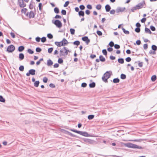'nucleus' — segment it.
Segmentation results:
<instances>
[{
    "label": "nucleus",
    "mask_w": 157,
    "mask_h": 157,
    "mask_svg": "<svg viewBox=\"0 0 157 157\" xmlns=\"http://www.w3.org/2000/svg\"><path fill=\"white\" fill-rule=\"evenodd\" d=\"M53 50V48H50L48 49V52L49 53H51L52 52Z\"/></svg>",
    "instance_id": "obj_43"
},
{
    "label": "nucleus",
    "mask_w": 157,
    "mask_h": 157,
    "mask_svg": "<svg viewBox=\"0 0 157 157\" xmlns=\"http://www.w3.org/2000/svg\"><path fill=\"white\" fill-rule=\"evenodd\" d=\"M140 29L139 28H136L135 29V31L136 32L139 33L140 32Z\"/></svg>",
    "instance_id": "obj_47"
},
{
    "label": "nucleus",
    "mask_w": 157,
    "mask_h": 157,
    "mask_svg": "<svg viewBox=\"0 0 157 157\" xmlns=\"http://www.w3.org/2000/svg\"><path fill=\"white\" fill-rule=\"evenodd\" d=\"M101 6L100 4H98L96 6V8L98 10H100L101 9Z\"/></svg>",
    "instance_id": "obj_40"
},
{
    "label": "nucleus",
    "mask_w": 157,
    "mask_h": 157,
    "mask_svg": "<svg viewBox=\"0 0 157 157\" xmlns=\"http://www.w3.org/2000/svg\"><path fill=\"white\" fill-rule=\"evenodd\" d=\"M82 39L83 41H85L87 44H88L90 42V40L87 36L82 37Z\"/></svg>",
    "instance_id": "obj_11"
},
{
    "label": "nucleus",
    "mask_w": 157,
    "mask_h": 157,
    "mask_svg": "<svg viewBox=\"0 0 157 157\" xmlns=\"http://www.w3.org/2000/svg\"><path fill=\"white\" fill-rule=\"evenodd\" d=\"M84 141L87 144H93L95 143V141L89 139H85Z\"/></svg>",
    "instance_id": "obj_7"
},
{
    "label": "nucleus",
    "mask_w": 157,
    "mask_h": 157,
    "mask_svg": "<svg viewBox=\"0 0 157 157\" xmlns=\"http://www.w3.org/2000/svg\"><path fill=\"white\" fill-rule=\"evenodd\" d=\"M27 11V9L26 8L22 9L21 10V13H24L25 14H26V12Z\"/></svg>",
    "instance_id": "obj_30"
},
{
    "label": "nucleus",
    "mask_w": 157,
    "mask_h": 157,
    "mask_svg": "<svg viewBox=\"0 0 157 157\" xmlns=\"http://www.w3.org/2000/svg\"><path fill=\"white\" fill-rule=\"evenodd\" d=\"M49 86L52 88L55 87V86L52 83H50L49 85Z\"/></svg>",
    "instance_id": "obj_62"
},
{
    "label": "nucleus",
    "mask_w": 157,
    "mask_h": 157,
    "mask_svg": "<svg viewBox=\"0 0 157 157\" xmlns=\"http://www.w3.org/2000/svg\"><path fill=\"white\" fill-rule=\"evenodd\" d=\"M105 9L106 11L108 12L111 9V7L109 5L107 4L105 6Z\"/></svg>",
    "instance_id": "obj_17"
},
{
    "label": "nucleus",
    "mask_w": 157,
    "mask_h": 157,
    "mask_svg": "<svg viewBox=\"0 0 157 157\" xmlns=\"http://www.w3.org/2000/svg\"><path fill=\"white\" fill-rule=\"evenodd\" d=\"M119 81H120V80L118 78H115L113 79V82L114 83H118L119 82Z\"/></svg>",
    "instance_id": "obj_23"
},
{
    "label": "nucleus",
    "mask_w": 157,
    "mask_h": 157,
    "mask_svg": "<svg viewBox=\"0 0 157 157\" xmlns=\"http://www.w3.org/2000/svg\"><path fill=\"white\" fill-rule=\"evenodd\" d=\"M69 1H66L65 2V3L63 5L64 7H67L68 6V4H69Z\"/></svg>",
    "instance_id": "obj_49"
},
{
    "label": "nucleus",
    "mask_w": 157,
    "mask_h": 157,
    "mask_svg": "<svg viewBox=\"0 0 157 157\" xmlns=\"http://www.w3.org/2000/svg\"><path fill=\"white\" fill-rule=\"evenodd\" d=\"M87 8L91 10L92 9V7L90 5H88L86 6Z\"/></svg>",
    "instance_id": "obj_64"
},
{
    "label": "nucleus",
    "mask_w": 157,
    "mask_h": 157,
    "mask_svg": "<svg viewBox=\"0 0 157 157\" xmlns=\"http://www.w3.org/2000/svg\"><path fill=\"white\" fill-rule=\"evenodd\" d=\"M118 62L121 64L123 63H124V59L123 58H119L118 59Z\"/></svg>",
    "instance_id": "obj_27"
},
{
    "label": "nucleus",
    "mask_w": 157,
    "mask_h": 157,
    "mask_svg": "<svg viewBox=\"0 0 157 157\" xmlns=\"http://www.w3.org/2000/svg\"><path fill=\"white\" fill-rule=\"evenodd\" d=\"M137 5L139 9L143 8H145L146 6V5L144 0H143L141 2L139 3Z\"/></svg>",
    "instance_id": "obj_4"
},
{
    "label": "nucleus",
    "mask_w": 157,
    "mask_h": 157,
    "mask_svg": "<svg viewBox=\"0 0 157 157\" xmlns=\"http://www.w3.org/2000/svg\"><path fill=\"white\" fill-rule=\"evenodd\" d=\"M99 60L101 62H104L105 59L101 55L99 56Z\"/></svg>",
    "instance_id": "obj_22"
},
{
    "label": "nucleus",
    "mask_w": 157,
    "mask_h": 157,
    "mask_svg": "<svg viewBox=\"0 0 157 157\" xmlns=\"http://www.w3.org/2000/svg\"><path fill=\"white\" fill-rule=\"evenodd\" d=\"M70 32H71V33L72 35H74L75 34V30L74 29L71 28L70 29Z\"/></svg>",
    "instance_id": "obj_33"
},
{
    "label": "nucleus",
    "mask_w": 157,
    "mask_h": 157,
    "mask_svg": "<svg viewBox=\"0 0 157 157\" xmlns=\"http://www.w3.org/2000/svg\"><path fill=\"white\" fill-rule=\"evenodd\" d=\"M71 131H72L74 132H75L76 133H77L78 134H79V132H80V131H77L76 130H75V129H71Z\"/></svg>",
    "instance_id": "obj_56"
},
{
    "label": "nucleus",
    "mask_w": 157,
    "mask_h": 157,
    "mask_svg": "<svg viewBox=\"0 0 157 157\" xmlns=\"http://www.w3.org/2000/svg\"><path fill=\"white\" fill-rule=\"evenodd\" d=\"M145 32L146 33H149L150 34H151L152 33L150 30L146 27L145 28Z\"/></svg>",
    "instance_id": "obj_21"
},
{
    "label": "nucleus",
    "mask_w": 157,
    "mask_h": 157,
    "mask_svg": "<svg viewBox=\"0 0 157 157\" xmlns=\"http://www.w3.org/2000/svg\"><path fill=\"white\" fill-rule=\"evenodd\" d=\"M102 52L103 54L105 55H106L107 54V52L106 50L105 49H103L102 51Z\"/></svg>",
    "instance_id": "obj_48"
},
{
    "label": "nucleus",
    "mask_w": 157,
    "mask_h": 157,
    "mask_svg": "<svg viewBox=\"0 0 157 157\" xmlns=\"http://www.w3.org/2000/svg\"><path fill=\"white\" fill-rule=\"evenodd\" d=\"M58 62L60 64L62 63L63 62V60L61 58H59L58 60Z\"/></svg>",
    "instance_id": "obj_44"
},
{
    "label": "nucleus",
    "mask_w": 157,
    "mask_h": 157,
    "mask_svg": "<svg viewBox=\"0 0 157 157\" xmlns=\"http://www.w3.org/2000/svg\"><path fill=\"white\" fill-rule=\"evenodd\" d=\"M79 8L81 10H82L85 9V7L83 5H82L80 6Z\"/></svg>",
    "instance_id": "obj_57"
},
{
    "label": "nucleus",
    "mask_w": 157,
    "mask_h": 157,
    "mask_svg": "<svg viewBox=\"0 0 157 157\" xmlns=\"http://www.w3.org/2000/svg\"><path fill=\"white\" fill-rule=\"evenodd\" d=\"M109 45L111 47H112L114 46V43L113 41H111L109 43Z\"/></svg>",
    "instance_id": "obj_53"
},
{
    "label": "nucleus",
    "mask_w": 157,
    "mask_h": 157,
    "mask_svg": "<svg viewBox=\"0 0 157 157\" xmlns=\"http://www.w3.org/2000/svg\"><path fill=\"white\" fill-rule=\"evenodd\" d=\"M69 52V50L67 49L65 47H63L59 51V55L60 56H66L68 54V52Z\"/></svg>",
    "instance_id": "obj_3"
},
{
    "label": "nucleus",
    "mask_w": 157,
    "mask_h": 157,
    "mask_svg": "<svg viewBox=\"0 0 157 157\" xmlns=\"http://www.w3.org/2000/svg\"><path fill=\"white\" fill-rule=\"evenodd\" d=\"M94 116L93 115H90L88 116V118L89 120H91L94 118Z\"/></svg>",
    "instance_id": "obj_36"
},
{
    "label": "nucleus",
    "mask_w": 157,
    "mask_h": 157,
    "mask_svg": "<svg viewBox=\"0 0 157 157\" xmlns=\"http://www.w3.org/2000/svg\"><path fill=\"white\" fill-rule=\"evenodd\" d=\"M15 49V47L13 45H11L7 47V51L9 52H12Z\"/></svg>",
    "instance_id": "obj_8"
},
{
    "label": "nucleus",
    "mask_w": 157,
    "mask_h": 157,
    "mask_svg": "<svg viewBox=\"0 0 157 157\" xmlns=\"http://www.w3.org/2000/svg\"><path fill=\"white\" fill-rule=\"evenodd\" d=\"M115 11L114 10H112L110 11V13L111 14H113L115 13Z\"/></svg>",
    "instance_id": "obj_61"
},
{
    "label": "nucleus",
    "mask_w": 157,
    "mask_h": 157,
    "mask_svg": "<svg viewBox=\"0 0 157 157\" xmlns=\"http://www.w3.org/2000/svg\"><path fill=\"white\" fill-rule=\"evenodd\" d=\"M27 52L30 54H33L34 53V52L31 49H28Z\"/></svg>",
    "instance_id": "obj_39"
},
{
    "label": "nucleus",
    "mask_w": 157,
    "mask_h": 157,
    "mask_svg": "<svg viewBox=\"0 0 157 157\" xmlns=\"http://www.w3.org/2000/svg\"><path fill=\"white\" fill-rule=\"evenodd\" d=\"M25 49L24 47L23 46H19L18 48V51L19 52H21L24 50Z\"/></svg>",
    "instance_id": "obj_19"
},
{
    "label": "nucleus",
    "mask_w": 157,
    "mask_h": 157,
    "mask_svg": "<svg viewBox=\"0 0 157 157\" xmlns=\"http://www.w3.org/2000/svg\"><path fill=\"white\" fill-rule=\"evenodd\" d=\"M144 48V49H147L148 48V45L147 44H144L143 46Z\"/></svg>",
    "instance_id": "obj_55"
},
{
    "label": "nucleus",
    "mask_w": 157,
    "mask_h": 157,
    "mask_svg": "<svg viewBox=\"0 0 157 157\" xmlns=\"http://www.w3.org/2000/svg\"><path fill=\"white\" fill-rule=\"evenodd\" d=\"M131 58L130 57H128L125 59V60L127 62H129L131 61Z\"/></svg>",
    "instance_id": "obj_52"
},
{
    "label": "nucleus",
    "mask_w": 157,
    "mask_h": 157,
    "mask_svg": "<svg viewBox=\"0 0 157 157\" xmlns=\"http://www.w3.org/2000/svg\"><path fill=\"white\" fill-rule=\"evenodd\" d=\"M79 134L88 137L90 136V135L87 132H82L80 131Z\"/></svg>",
    "instance_id": "obj_13"
},
{
    "label": "nucleus",
    "mask_w": 157,
    "mask_h": 157,
    "mask_svg": "<svg viewBox=\"0 0 157 157\" xmlns=\"http://www.w3.org/2000/svg\"><path fill=\"white\" fill-rule=\"evenodd\" d=\"M26 16L30 18H34V14L32 11L30 12H28L26 14Z\"/></svg>",
    "instance_id": "obj_10"
},
{
    "label": "nucleus",
    "mask_w": 157,
    "mask_h": 157,
    "mask_svg": "<svg viewBox=\"0 0 157 157\" xmlns=\"http://www.w3.org/2000/svg\"><path fill=\"white\" fill-rule=\"evenodd\" d=\"M55 44L58 47H61L62 46L63 44L61 43V41L60 42H58L56 41L55 42Z\"/></svg>",
    "instance_id": "obj_20"
},
{
    "label": "nucleus",
    "mask_w": 157,
    "mask_h": 157,
    "mask_svg": "<svg viewBox=\"0 0 157 157\" xmlns=\"http://www.w3.org/2000/svg\"><path fill=\"white\" fill-rule=\"evenodd\" d=\"M52 23L54 24L56 26L59 28H61L62 25L61 22L58 20H56L54 21L53 20H52Z\"/></svg>",
    "instance_id": "obj_5"
},
{
    "label": "nucleus",
    "mask_w": 157,
    "mask_h": 157,
    "mask_svg": "<svg viewBox=\"0 0 157 157\" xmlns=\"http://www.w3.org/2000/svg\"><path fill=\"white\" fill-rule=\"evenodd\" d=\"M78 15L79 16H84V12L82 10L79 11L78 12Z\"/></svg>",
    "instance_id": "obj_26"
},
{
    "label": "nucleus",
    "mask_w": 157,
    "mask_h": 157,
    "mask_svg": "<svg viewBox=\"0 0 157 157\" xmlns=\"http://www.w3.org/2000/svg\"><path fill=\"white\" fill-rule=\"evenodd\" d=\"M121 79H124L126 78V76L125 75L122 74L121 75Z\"/></svg>",
    "instance_id": "obj_34"
},
{
    "label": "nucleus",
    "mask_w": 157,
    "mask_h": 157,
    "mask_svg": "<svg viewBox=\"0 0 157 157\" xmlns=\"http://www.w3.org/2000/svg\"><path fill=\"white\" fill-rule=\"evenodd\" d=\"M40 38L39 37H37L36 38V40L37 42H39L40 41Z\"/></svg>",
    "instance_id": "obj_63"
},
{
    "label": "nucleus",
    "mask_w": 157,
    "mask_h": 157,
    "mask_svg": "<svg viewBox=\"0 0 157 157\" xmlns=\"http://www.w3.org/2000/svg\"><path fill=\"white\" fill-rule=\"evenodd\" d=\"M87 86V84L86 83L83 82L81 84V86L83 87H85Z\"/></svg>",
    "instance_id": "obj_58"
},
{
    "label": "nucleus",
    "mask_w": 157,
    "mask_h": 157,
    "mask_svg": "<svg viewBox=\"0 0 157 157\" xmlns=\"http://www.w3.org/2000/svg\"><path fill=\"white\" fill-rule=\"evenodd\" d=\"M73 44L78 46L79 45L80 42L78 40H76L73 42Z\"/></svg>",
    "instance_id": "obj_37"
},
{
    "label": "nucleus",
    "mask_w": 157,
    "mask_h": 157,
    "mask_svg": "<svg viewBox=\"0 0 157 157\" xmlns=\"http://www.w3.org/2000/svg\"><path fill=\"white\" fill-rule=\"evenodd\" d=\"M114 48L115 49H118L120 48V46L117 44H115L114 45Z\"/></svg>",
    "instance_id": "obj_45"
},
{
    "label": "nucleus",
    "mask_w": 157,
    "mask_h": 157,
    "mask_svg": "<svg viewBox=\"0 0 157 157\" xmlns=\"http://www.w3.org/2000/svg\"><path fill=\"white\" fill-rule=\"evenodd\" d=\"M36 50L37 52H40L41 51V49L40 48L37 47L36 48Z\"/></svg>",
    "instance_id": "obj_51"
},
{
    "label": "nucleus",
    "mask_w": 157,
    "mask_h": 157,
    "mask_svg": "<svg viewBox=\"0 0 157 157\" xmlns=\"http://www.w3.org/2000/svg\"><path fill=\"white\" fill-rule=\"evenodd\" d=\"M24 58V56L23 53H20L19 56V58L20 60H22Z\"/></svg>",
    "instance_id": "obj_16"
},
{
    "label": "nucleus",
    "mask_w": 157,
    "mask_h": 157,
    "mask_svg": "<svg viewBox=\"0 0 157 157\" xmlns=\"http://www.w3.org/2000/svg\"><path fill=\"white\" fill-rule=\"evenodd\" d=\"M0 101L2 102H4L5 101V99L1 95H0Z\"/></svg>",
    "instance_id": "obj_31"
},
{
    "label": "nucleus",
    "mask_w": 157,
    "mask_h": 157,
    "mask_svg": "<svg viewBox=\"0 0 157 157\" xmlns=\"http://www.w3.org/2000/svg\"><path fill=\"white\" fill-rule=\"evenodd\" d=\"M47 37L50 39L52 38L53 37L52 35L50 33L48 34Z\"/></svg>",
    "instance_id": "obj_42"
},
{
    "label": "nucleus",
    "mask_w": 157,
    "mask_h": 157,
    "mask_svg": "<svg viewBox=\"0 0 157 157\" xmlns=\"http://www.w3.org/2000/svg\"><path fill=\"white\" fill-rule=\"evenodd\" d=\"M10 35L11 37L13 38H14L15 37V35L13 33L11 32L10 33Z\"/></svg>",
    "instance_id": "obj_60"
},
{
    "label": "nucleus",
    "mask_w": 157,
    "mask_h": 157,
    "mask_svg": "<svg viewBox=\"0 0 157 157\" xmlns=\"http://www.w3.org/2000/svg\"><path fill=\"white\" fill-rule=\"evenodd\" d=\"M53 64L52 61L50 59H49L47 61V65L48 66H50L52 65Z\"/></svg>",
    "instance_id": "obj_15"
},
{
    "label": "nucleus",
    "mask_w": 157,
    "mask_h": 157,
    "mask_svg": "<svg viewBox=\"0 0 157 157\" xmlns=\"http://www.w3.org/2000/svg\"><path fill=\"white\" fill-rule=\"evenodd\" d=\"M125 146L127 147L132 148H138L140 149L143 148L141 146L131 143L126 144H125Z\"/></svg>",
    "instance_id": "obj_2"
},
{
    "label": "nucleus",
    "mask_w": 157,
    "mask_h": 157,
    "mask_svg": "<svg viewBox=\"0 0 157 157\" xmlns=\"http://www.w3.org/2000/svg\"><path fill=\"white\" fill-rule=\"evenodd\" d=\"M19 70L21 71H23L24 70V67L23 66H21L19 67Z\"/></svg>",
    "instance_id": "obj_46"
},
{
    "label": "nucleus",
    "mask_w": 157,
    "mask_h": 157,
    "mask_svg": "<svg viewBox=\"0 0 157 157\" xmlns=\"http://www.w3.org/2000/svg\"><path fill=\"white\" fill-rule=\"evenodd\" d=\"M151 49L153 50L156 51L157 49V47L155 45H152L151 46Z\"/></svg>",
    "instance_id": "obj_28"
},
{
    "label": "nucleus",
    "mask_w": 157,
    "mask_h": 157,
    "mask_svg": "<svg viewBox=\"0 0 157 157\" xmlns=\"http://www.w3.org/2000/svg\"><path fill=\"white\" fill-rule=\"evenodd\" d=\"M156 79V76L155 75H153L151 77V80L153 81H155Z\"/></svg>",
    "instance_id": "obj_32"
},
{
    "label": "nucleus",
    "mask_w": 157,
    "mask_h": 157,
    "mask_svg": "<svg viewBox=\"0 0 157 157\" xmlns=\"http://www.w3.org/2000/svg\"><path fill=\"white\" fill-rule=\"evenodd\" d=\"M46 40V38L45 37H43L41 38V41L42 42H45Z\"/></svg>",
    "instance_id": "obj_41"
},
{
    "label": "nucleus",
    "mask_w": 157,
    "mask_h": 157,
    "mask_svg": "<svg viewBox=\"0 0 157 157\" xmlns=\"http://www.w3.org/2000/svg\"><path fill=\"white\" fill-rule=\"evenodd\" d=\"M61 42L63 44L62 46H65V45L67 44L68 43V41L65 38L63 39Z\"/></svg>",
    "instance_id": "obj_14"
},
{
    "label": "nucleus",
    "mask_w": 157,
    "mask_h": 157,
    "mask_svg": "<svg viewBox=\"0 0 157 157\" xmlns=\"http://www.w3.org/2000/svg\"><path fill=\"white\" fill-rule=\"evenodd\" d=\"M54 11L55 13H58L59 12V10L57 7H55L54 9Z\"/></svg>",
    "instance_id": "obj_35"
},
{
    "label": "nucleus",
    "mask_w": 157,
    "mask_h": 157,
    "mask_svg": "<svg viewBox=\"0 0 157 157\" xmlns=\"http://www.w3.org/2000/svg\"><path fill=\"white\" fill-rule=\"evenodd\" d=\"M150 28L152 31H154L155 30V28L153 26H151L150 27Z\"/></svg>",
    "instance_id": "obj_59"
},
{
    "label": "nucleus",
    "mask_w": 157,
    "mask_h": 157,
    "mask_svg": "<svg viewBox=\"0 0 157 157\" xmlns=\"http://www.w3.org/2000/svg\"><path fill=\"white\" fill-rule=\"evenodd\" d=\"M17 4L20 8H24L26 6V4L24 3L23 0H18Z\"/></svg>",
    "instance_id": "obj_6"
},
{
    "label": "nucleus",
    "mask_w": 157,
    "mask_h": 157,
    "mask_svg": "<svg viewBox=\"0 0 157 157\" xmlns=\"http://www.w3.org/2000/svg\"><path fill=\"white\" fill-rule=\"evenodd\" d=\"M36 71L34 69H31L29 71V72L26 74V75L27 76H29L30 75H34L35 74Z\"/></svg>",
    "instance_id": "obj_9"
},
{
    "label": "nucleus",
    "mask_w": 157,
    "mask_h": 157,
    "mask_svg": "<svg viewBox=\"0 0 157 157\" xmlns=\"http://www.w3.org/2000/svg\"><path fill=\"white\" fill-rule=\"evenodd\" d=\"M149 54L155 55L156 54L155 51H152V50H150L149 52Z\"/></svg>",
    "instance_id": "obj_38"
},
{
    "label": "nucleus",
    "mask_w": 157,
    "mask_h": 157,
    "mask_svg": "<svg viewBox=\"0 0 157 157\" xmlns=\"http://www.w3.org/2000/svg\"><path fill=\"white\" fill-rule=\"evenodd\" d=\"M137 5L133 7L131 9V11L132 12H134V11L136 10H139L138 8V7H137Z\"/></svg>",
    "instance_id": "obj_18"
},
{
    "label": "nucleus",
    "mask_w": 157,
    "mask_h": 157,
    "mask_svg": "<svg viewBox=\"0 0 157 157\" xmlns=\"http://www.w3.org/2000/svg\"><path fill=\"white\" fill-rule=\"evenodd\" d=\"M125 10V7H118L116 9V12L117 13H119L120 12H123Z\"/></svg>",
    "instance_id": "obj_12"
},
{
    "label": "nucleus",
    "mask_w": 157,
    "mask_h": 157,
    "mask_svg": "<svg viewBox=\"0 0 157 157\" xmlns=\"http://www.w3.org/2000/svg\"><path fill=\"white\" fill-rule=\"evenodd\" d=\"M112 73V72L110 71H106L103 75L102 78V80L105 82H107V79L110 77Z\"/></svg>",
    "instance_id": "obj_1"
},
{
    "label": "nucleus",
    "mask_w": 157,
    "mask_h": 157,
    "mask_svg": "<svg viewBox=\"0 0 157 157\" xmlns=\"http://www.w3.org/2000/svg\"><path fill=\"white\" fill-rule=\"evenodd\" d=\"M97 34L99 36H101L102 34V32L99 30H98L97 31Z\"/></svg>",
    "instance_id": "obj_50"
},
{
    "label": "nucleus",
    "mask_w": 157,
    "mask_h": 157,
    "mask_svg": "<svg viewBox=\"0 0 157 157\" xmlns=\"http://www.w3.org/2000/svg\"><path fill=\"white\" fill-rule=\"evenodd\" d=\"M89 86L90 88H94L95 86V83L94 82H93L92 83H90Z\"/></svg>",
    "instance_id": "obj_25"
},
{
    "label": "nucleus",
    "mask_w": 157,
    "mask_h": 157,
    "mask_svg": "<svg viewBox=\"0 0 157 157\" xmlns=\"http://www.w3.org/2000/svg\"><path fill=\"white\" fill-rule=\"evenodd\" d=\"M61 13L63 15H65L66 14V11L64 10H63L61 11Z\"/></svg>",
    "instance_id": "obj_54"
},
{
    "label": "nucleus",
    "mask_w": 157,
    "mask_h": 157,
    "mask_svg": "<svg viewBox=\"0 0 157 157\" xmlns=\"http://www.w3.org/2000/svg\"><path fill=\"white\" fill-rule=\"evenodd\" d=\"M122 30L123 32L126 34H129V32L128 30H126L125 29L123 28L122 27Z\"/></svg>",
    "instance_id": "obj_24"
},
{
    "label": "nucleus",
    "mask_w": 157,
    "mask_h": 157,
    "mask_svg": "<svg viewBox=\"0 0 157 157\" xmlns=\"http://www.w3.org/2000/svg\"><path fill=\"white\" fill-rule=\"evenodd\" d=\"M39 83L40 82L39 81H36L34 83V86L35 87H37L39 86Z\"/></svg>",
    "instance_id": "obj_29"
}]
</instances>
